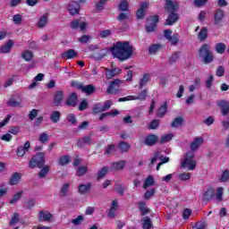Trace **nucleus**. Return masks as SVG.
I'll return each instance as SVG.
<instances>
[{"instance_id":"nucleus-1","label":"nucleus","mask_w":229,"mask_h":229,"mask_svg":"<svg viewBox=\"0 0 229 229\" xmlns=\"http://www.w3.org/2000/svg\"><path fill=\"white\" fill-rule=\"evenodd\" d=\"M114 58H117L119 62H124L130 60V57L133 55V47L130 45V42L118 41L110 49Z\"/></svg>"},{"instance_id":"nucleus-2","label":"nucleus","mask_w":229,"mask_h":229,"mask_svg":"<svg viewBox=\"0 0 229 229\" xmlns=\"http://www.w3.org/2000/svg\"><path fill=\"white\" fill-rule=\"evenodd\" d=\"M199 57L202 58L205 64H212V62H214V53L210 50L209 44H204L200 47L199 50Z\"/></svg>"},{"instance_id":"nucleus-3","label":"nucleus","mask_w":229,"mask_h":229,"mask_svg":"<svg viewBox=\"0 0 229 229\" xmlns=\"http://www.w3.org/2000/svg\"><path fill=\"white\" fill-rule=\"evenodd\" d=\"M44 165H46V154H44V152H38L33 156L29 162L30 169H35V167L42 169Z\"/></svg>"},{"instance_id":"nucleus-4","label":"nucleus","mask_w":229,"mask_h":229,"mask_svg":"<svg viewBox=\"0 0 229 229\" xmlns=\"http://www.w3.org/2000/svg\"><path fill=\"white\" fill-rule=\"evenodd\" d=\"M166 13L168 14L167 19L165 21V26H173L180 21V14L176 13L178 12V6L165 8Z\"/></svg>"},{"instance_id":"nucleus-5","label":"nucleus","mask_w":229,"mask_h":229,"mask_svg":"<svg viewBox=\"0 0 229 229\" xmlns=\"http://www.w3.org/2000/svg\"><path fill=\"white\" fill-rule=\"evenodd\" d=\"M123 83H124V81L119 79L114 80L109 83V86L107 87V89H106V94L114 95V96L117 94H121V85H123Z\"/></svg>"},{"instance_id":"nucleus-6","label":"nucleus","mask_w":229,"mask_h":229,"mask_svg":"<svg viewBox=\"0 0 229 229\" xmlns=\"http://www.w3.org/2000/svg\"><path fill=\"white\" fill-rule=\"evenodd\" d=\"M194 158V153L188 152L185 155V158L182 163V167H188L190 171H194L196 169V161L192 160Z\"/></svg>"},{"instance_id":"nucleus-7","label":"nucleus","mask_w":229,"mask_h":229,"mask_svg":"<svg viewBox=\"0 0 229 229\" xmlns=\"http://www.w3.org/2000/svg\"><path fill=\"white\" fill-rule=\"evenodd\" d=\"M148 22H151L148 23L146 26V31L147 33H153V31L157 30V25L158 24V22H160V16H158L157 14L152 15L149 17V19L147 20Z\"/></svg>"},{"instance_id":"nucleus-8","label":"nucleus","mask_w":229,"mask_h":229,"mask_svg":"<svg viewBox=\"0 0 229 229\" xmlns=\"http://www.w3.org/2000/svg\"><path fill=\"white\" fill-rule=\"evenodd\" d=\"M173 35V36H172ZM164 37L170 42V46H178L180 39L178 38V33H174L172 30H165Z\"/></svg>"},{"instance_id":"nucleus-9","label":"nucleus","mask_w":229,"mask_h":229,"mask_svg":"<svg viewBox=\"0 0 229 229\" xmlns=\"http://www.w3.org/2000/svg\"><path fill=\"white\" fill-rule=\"evenodd\" d=\"M81 9V5L80 3L76 1H71L68 4L67 10L70 13V15H78L80 13V10Z\"/></svg>"},{"instance_id":"nucleus-10","label":"nucleus","mask_w":229,"mask_h":229,"mask_svg":"<svg viewBox=\"0 0 229 229\" xmlns=\"http://www.w3.org/2000/svg\"><path fill=\"white\" fill-rule=\"evenodd\" d=\"M158 139H159L158 135L150 133L146 136L144 140V144L145 146H149V147L155 146L157 142H158Z\"/></svg>"},{"instance_id":"nucleus-11","label":"nucleus","mask_w":229,"mask_h":229,"mask_svg":"<svg viewBox=\"0 0 229 229\" xmlns=\"http://www.w3.org/2000/svg\"><path fill=\"white\" fill-rule=\"evenodd\" d=\"M85 145L91 146L92 145V137L90 135H86L81 139L77 140L76 147L83 148Z\"/></svg>"},{"instance_id":"nucleus-12","label":"nucleus","mask_w":229,"mask_h":229,"mask_svg":"<svg viewBox=\"0 0 229 229\" xmlns=\"http://www.w3.org/2000/svg\"><path fill=\"white\" fill-rule=\"evenodd\" d=\"M217 106L221 109L222 115L226 116L229 114V101L219 100L217 102Z\"/></svg>"},{"instance_id":"nucleus-13","label":"nucleus","mask_w":229,"mask_h":229,"mask_svg":"<svg viewBox=\"0 0 229 229\" xmlns=\"http://www.w3.org/2000/svg\"><path fill=\"white\" fill-rule=\"evenodd\" d=\"M30 148H31V143H30V141H26L24 146L18 147L16 150L17 157H24V155L30 151Z\"/></svg>"},{"instance_id":"nucleus-14","label":"nucleus","mask_w":229,"mask_h":229,"mask_svg":"<svg viewBox=\"0 0 229 229\" xmlns=\"http://www.w3.org/2000/svg\"><path fill=\"white\" fill-rule=\"evenodd\" d=\"M225 19V11L223 9H216L214 12V22L215 24H221Z\"/></svg>"},{"instance_id":"nucleus-15","label":"nucleus","mask_w":229,"mask_h":229,"mask_svg":"<svg viewBox=\"0 0 229 229\" xmlns=\"http://www.w3.org/2000/svg\"><path fill=\"white\" fill-rule=\"evenodd\" d=\"M62 101H64V91L62 90L55 91L53 98L54 106H60V105H62Z\"/></svg>"},{"instance_id":"nucleus-16","label":"nucleus","mask_w":229,"mask_h":229,"mask_svg":"<svg viewBox=\"0 0 229 229\" xmlns=\"http://www.w3.org/2000/svg\"><path fill=\"white\" fill-rule=\"evenodd\" d=\"M72 30H78L80 28L81 31H85L87 30V23L85 21L80 22V20H73L71 21Z\"/></svg>"},{"instance_id":"nucleus-17","label":"nucleus","mask_w":229,"mask_h":229,"mask_svg":"<svg viewBox=\"0 0 229 229\" xmlns=\"http://www.w3.org/2000/svg\"><path fill=\"white\" fill-rule=\"evenodd\" d=\"M76 56H78V52L74 49H68L66 52L61 54L63 60H72V58H76Z\"/></svg>"},{"instance_id":"nucleus-18","label":"nucleus","mask_w":229,"mask_h":229,"mask_svg":"<svg viewBox=\"0 0 229 229\" xmlns=\"http://www.w3.org/2000/svg\"><path fill=\"white\" fill-rule=\"evenodd\" d=\"M204 142L203 137H197L190 145V149L194 153Z\"/></svg>"},{"instance_id":"nucleus-19","label":"nucleus","mask_w":229,"mask_h":229,"mask_svg":"<svg viewBox=\"0 0 229 229\" xmlns=\"http://www.w3.org/2000/svg\"><path fill=\"white\" fill-rule=\"evenodd\" d=\"M148 6V4L147 2H142L140 4V8L138 9L136 15H137V19H143L146 15V10Z\"/></svg>"},{"instance_id":"nucleus-20","label":"nucleus","mask_w":229,"mask_h":229,"mask_svg":"<svg viewBox=\"0 0 229 229\" xmlns=\"http://www.w3.org/2000/svg\"><path fill=\"white\" fill-rule=\"evenodd\" d=\"M216 196V191L213 188H208L203 194H202V201L208 202L212 198Z\"/></svg>"},{"instance_id":"nucleus-21","label":"nucleus","mask_w":229,"mask_h":229,"mask_svg":"<svg viewBox=\"0 0 229 229\" xmlns=\"http://www.w3.org/2000/svg\"><path fill=\"white\" fill-rule=\"evenodd\" d=\"M13 47V40L9 39L4 45L0 47V54L4 55L10 53Z\"/></svg>"},{"instance_id":"nucleus-22","label":"nucleus","mask_w":229,"mask_h":229,"mask_svg":"<svg viewBox=\"0 0 229 229\" xmlns=\"http://www.w3.org/2000/svg\"><path fill=\"white\" fill-rule=\"evenodd\" d=\"M67 106H76L78 105V94L72 92L66 99Z\"/></svg>"},{"instance_id":"nucleus-23","label":"nucleus","mask_w":229,"mask_h":229,"mask_svg":"<svg viewBox=\"0 0 229 229\" xmlns=\"http://www.w3.org/2000/svg\"><path fill=\"white\" fill-rule=\"evenodd\" d=\"M126 165V160L111 163V171H123Z\"/></svg>"},{"instance_id":"nucleus-24","label":"nucleus","mask_w":229,"mask_h":229,"mask_svg":"<svg viewBox=\"0 0 229 229\" xmlns=\"http://www.w3.org/2000/svg\"><path fill=\"white\" fill-rule=\"evenodd\" d=\"M121 72H123V70H121L120 68H114V69H111L106 70V77L107 78V80H112V78L118 76V74H121Z\"/></svg>"},{"instance_id":"nucleus-25","label":"nucleus","mask_w":229,"mask_h":229,"mask_svg":"<svg viewBox=\"0 0 229 229\" xmlns=\"http://www.w3.org/2000/svg\"><path fill=\"white\" fill-rule=\"evenodd\" d=\"M139 210L141 214V216H148L149 212H151V209L148 208V204H146L145 201H140L138 202Z\"/></svg>"},{"instance_id":"nucleus-26","label":"nucleus","mask_w":229,"mask_h":229,"mask_svg":"<svg viewBox=\"0 0 229 229\" xmlns=\"http://www.w3.org/2000/svg\"><path fill=\"white\" fill-rule=\"evenodd\" d=\"M53 217V214L49 213V211H39L38 221L40 223H44V221H51Z\"/></svg>"},{"instance_id":"nucleus-27","label":"nucleus","mask_w":229,"mask_h":229,"mask_svg":"<svg viewBox=\"0 0 229 229\" xmlns=\"http://www.w3.org/2000/svg\"><path fill=\"white\" fill-rule=\"evenodd\" d=\"M81 90L85 94H87L88 96H90L96 92V87H94V85L92 84H89L86 86L82 84Z\"/></svg>"},{"instance_id":"nucleus-28","label":"nucleus","mask_w":229,"mask_h":229,"mask_svg":"<svg viewBox=\"0 0 229 229\" xmlns=\"http://www.w3.org/2000/svg\"><path fill=\"white\" fill-rule=\"evenodd\" d=\"M181 56H182V51L174 52L168 58V62L170 65H173V64H176V62L180 60Z\"/></svg>"},{"instance_id":"nucleus-29","label":"nucleus","mask_w":229,"mask_h":229,"mask_svg":"<svg viewBox=\"0 0 229 229\" xmlns=\"http://www.w3.org/2000/svg\"><path fill=\"white\" fill-rule=\"evenodd\" d=\"M208 37V30L207 27H202L198 34V38L200 42H205Z\"/></svg>"},{"instance_id":"nucleus-30","label":"nucleus","mask_w":229,"mask_h":229,"mask_svg":"<svg viewBox=\"0 0 229 229\" xmlns=\"http://www.w3.org/2000/svg\"><path fill=\"white\" fill-rule=\"evenodd\" d=\"M78 189L80 194H87V192L92 189V183L88 182L87 184H79Z\"/></svg>"},{"instance_id":"nucleus-31","label":"nucleus","mask_w":229,"mask_h":229,"mask_svg":"<svg viewBox=\"0 0 229 229\" xmlns=\"http://www.w3.org/2000/svg\"><path fill=\"white\" fill-rule=\"evenodd\" d=\"M167 113V102H164V104L158 107L157 111V117H164Z\"/></svg>"},{"instance_id":"nucleus-32","label":"nucleus","mask_w":229,"mask_h":229,"mask_svg":"<svg viewBox=\"0 0 229 229\" xmlns=\"http://www.w3.org/2000/svg\"><path fill=\"white\" fill-rule=\"evenodd\" d=\"M150 78H151V75H149V73H145L143 77L140 80L139 89L140 90H142V89H144V87L148 85V81H149Z\"/></svg>"},{"instance_id":"nucleus-33","label":"nucleus","mask_w":229,"mask_h":229,"mask_svg":"<svg viewBox=\"0 0 229 229\" xmlns=\"http://www.w3.org/2000/svg\"><path fill=\"white\" fill-rule=\"evenodd\" d=\"M146 98H148V90L143 89L141 92L138 93V96H132V101H146Z\"/></svg>"},{"instance_id":"nucleus-34","label":"nucleus","mask_w":229,"mask_h":229,"mask_svg":"<svg viewBox=\"0 0 229 229\" xmlns=\"http://www.w3.org/2000/svg\"><path fill=\"white\" fill-rule=\"evenodd\" d=\"M118 148H119L121 153H128V151H130V148H131V146L129 145V143L126 141H120L118 143Z\"/></svg>"},{"instance_id":"nucleus-35","label":"nucleus","mask_w":229,"mask_h":229,"mask_svg":"<svg viewBox=\"0 0 229 229\" xmlns=\"http://www.w3.org/2000/svg\"><path fill=\"white\" fill-rule=\"evenodd\" d=\"M50 169L51 168L49 167V165H44L38 174V178H46V176H47V174H49Z\"/></svg>"},{"instance_id":"nucleus-36","label":"nucleus","mask_w":229,"mask_h":229,"mask_svg":"<svg viewBox=\"0 0 229 229\" xmlns=\"http://www.w3.org/2000/svg\"><path fill=\"white\" fill-rule=\"evenodd\" d=\"M141 221L143 229H151L153 226V222H151V218H149V216L143 217Z\"/></svg>"},{"instance_id":"nucleus-37","label":"nucleus","mask_w":229,"mask_h":229,"mask_svg":"<svg viewBox=\"0 0 229 229\" xmlns=\"http://www.w3.org/2000/svg\"><path fill=\"white\" fill-rule=\"evenodd\" d=\"M185 121V118L182 116L175 117L171 123L172 128H178V126H182Z\"/></svg>"},{"instance_id":"nucleus-38","label":"nucleus","mask_w":229,"mask_h":229,"mask_svg":"<svg viewBox=\"0 0 229 229\" xmlns=\"http://www.w3.org/2000/svg\"><path fill=\"white\" fill-rule=\"evenodd\" d=\"M109 169L110 167L108 166L102 167L97 174V180H103V178L108 174Z\"/></svg>"},{"instance_id":"nucleus-39","label":"nucleus","mask_w":229,"mask_h":229,"mask_svg":"<svg viewBox=\"0 0 229 229\" xmlns=\"http://www.w3.org/2000/svg\"><path fill=\"white\" fill-rule=\"evenodd\" d=\"M130 8V4L128 3V0H121L118 4V10L120 12H128Z\"/></svg>"},{"instance_id":"nucleus-40","label":"nucleus","mask_w":229,"mask_h":229,"mask_svg":"<svg viewBox=\"0 0 229 229\" xmlns=\"http://www.w3.org/2000/svg\"><path fill=\"white\" fill-rule=\"evenodd\" d=\"M60 117H62L60 111H53L50 114V121L56 124L60 121Z\"/></svg>"},{"instance_id":"nucleus-41","label":"nucleus","mask_w":229,"mask_h":229,"mask_svg":"<svg viewBox=\"0 0 229 229\" xmlns=\"http://www.w3.org/2000/svg\"><path fill=\"white\" fill-rule=\"evenodd\" d=\"M21 175L19 173L13 174L12 177L10 178V184L11 185H17L19 182H21Z\"/></svg>"},{"instance_id":"nucleus-42","label":"nucleus","mask_w":229,"mask_h":229,"mask_svg":"<svg viewBox=\"0 0 229 229\" xmlns=\"http://www.w3.org/2000/svg\"><path fill=\"white\" fill-rule=\"evenodd\" d=\"M21 58H23L25 62H31V60H33V52L30 50H24L21 53Z\"/></svg>"},{"instance_id":"nucleus-43","label":"nucleus","mask_w":229,"mask_h":229,"mask_svg":"<svg viewBox=\"0 0 229 229\" xmlns=\"http://www.w3.org/2000/svg\"><path fill=\"white\" fill-rule=\"evenodd\" d=\"M19 221H21V214L14 212L12 216L11 221L9 222V225L13 226V225H17Z\"/></svg>"},{"instance_id":"nucleus-44","label":"nucleus","mask_w":229,"mask_h":229,"mask_svg":"<svg viewBox=\"0 0 229 229\" xmlns=\"http://www.w3.org/2000/svg\"><path fill=\"white\" fill-rule=\"evenodd\" d=\"M153 185H155V178H153V175H148L143 183V189L151 187Z\"/></svg>"},{"instance_id":"nucleus-45","label":"nucleus","mask_w":229,"mask_h":229,"mask_svg":"<svg viewBox=\"0 0 229 229\" xmlns=\"http://www.w3.org/2000/svg\"><path fill=\"white\" fill-rule=\"evenodd\" d=\"M215 49L218 55H224V53L226 51V45H225V43H217Z\"/></svg>"},{"instance_id":"nucleus-46","label":"nucleus","mask_w":229,"mask_h":229,"mask_svg":"<svg viewBox=\"0 0 229 229\" xmlns=\"http://www.w3.org/2000/svg\"><path fill=\"white\" fill-rule=\"evenodd\" d=\"M115 186V192L119 194V196H124V191H126V188L119 182L114 183Z\"/></svg>"},{"instance_id":"nucleus-47","label":"nucleus","mask_w":229,"mask_h":229,"mask_svg":"<svg viewBox=\"0 0 229 229\" xmlns=\"http://www.w3.org/2000/svg\"><path fill=\"white\" fill-rule=\"evenodd\" d=\"M46 24H47V14H44L41 16L37 23L38 28H45Z\"/></svg>"},{"instance_id":"nucleus-48","label":"nucleus","mask_w":229,"mask_h":229,"mask_svg":"<svg viewBox=\"0 0 229 229\" xmlns=\"http://www.w3.org/2000/svg\"><path fill=\"white\" fill-rule=\"evenodd\" d=\"M71 162V157H69L68 155L65 156H62L61 157H59L58 159V164L60 165H67V164H69Z\"/></svg>"},{"instance_id":"nucleus-49","label":"nucleus","mask_w":229,"mask_h":229,"mask_svg":"<svg viewBox=\"0 0 229 229\" xmlns=\"http://www.w3.org/2000/svg\"><path fill=\"white\" fill-rule=\"evenodd\" d=\"M162 49V46L160 44H153L148 47V54L155 55L157 51Z\"/></svg>"},{"instance_id":"nucleus-50","label":"nucleus","mask_w":229,"mask_h":229,"mask_svg":"<svg viewBox=\"0 0 229 229\" xmlns=\"http://www.w3.org/2000/svg\"><path fill=\"white\" fill-rule=\"evenodd\" d=\"M173 137H174V135L172 133L163 135L161 136L159 142L160 144H165V142H171V140H173Z\"/></svg>"},{"instance_id":"nucleus-51","label":"nucleus","mask_w":229,"mask_h":229,"mask_svg":"<svg viewBox=\"0 0 229 229\" xmlns=\"http://www.w3.org/2000/svg\"><path fill=\"white\" fill-rule=\"evenodd\" d=\"M22 194H24V191H19L16 194L13 196V199L9 201L10 205H13L14 203H17L21 198H22Z\"/></svg>"},{"instance_id":"nucleus-52","label":"nucleus","mask_w":229,"mask_h":229,"mask_svg":"<svg viewBox=\"0 0 229 229\" xmlns=\"http://www.w3.org/2000/svg\"><path fill=\"white\" fill-rule=\"evenodd\" d=\"M89 173V167L87 166H79L77 169L76 175L77 176H83Z\"/></svg>"},{"instance_id":"nucleus-53","label":"nucleus","mask_w":229,"mask_h":229,"mask_svg":"<svg viewBox=\"0 0 229 229\" xmlns=\"http://www.w3.org/2000/svg\"><path fill=\"white\" fill-rule=\"evenodd\" d=\"M38 140L41 144H47V142H49V134H47V132L41 133L38 137Z\"/></svg>"},{"instance_id":"nucleus-54","label":"nucleus","mask_w":229,"mask_h":229,"mask_svg":"<svg viewBox=\"0 0 229 229\" xmlns=\"http://www.w3.org/2000/svg\"><path fill=\"white\" fill-rule=\"evenodd\" d=\"M155 192H157V189L152 188L148 191H147L144 193V199H151V198H153V196H155Z\"/></svg>"},{"instance_id":"nucleus-55","label":"nucleus","mask_w":229,"mask_h":229,"mask_svg":"<svg viewBox=\"0 0 229 229\" xmlns=\"http://www.w3.org/2000/svg\"><path fill=\"white\" fill-rule=\"evenodd\" d=\"M229 180V170L228 169H225L222 174H221V177H220V182H222L223 183L228 182Z\"/></svg>"},{"instance_id":"nucleus-56","label":"nucleus","mask_w":229,"mask_h":229,"mask_svg":"<svg viewBox=\"0 0 229 229\" xmlns=\"http://www.w3.org/2000/svg\"><path fill=\"white\" fill-rule=\"evenodd\" d=\"M179 180L181 182H187L188 180H191V174L190 173H182L178 174Z\"/></svg>"},{"instance_id":"nucleus-57","label":"nucleus","mask_w":229,"mask_h":229,"mask_svg":"<svg viewBox=\"0 0 229 229\" xmlns=\"http://www.w3.org/2000/svg\"><path fill=\"white\" fill-rule=\"evenodd\" d=\"M115 151V145L114 144H109L106 146L105 149V155H112Z\"/></svg>"},{"instance_id":"nucleus-58","label":"nucleus","mask_w":229,"mask_h":229,"mask_svg":"<svg viewBox=\"0 0 229 229\" xmlns=\"http://www.w3.org/2000/svg\"><path fill=\"white\" fill-rule=\"evenodd\" d=\"M83 221H85V217H83V216H81V215L78 216L77 218H75V219H72V223L75 226L80 225V224L83 223Z\"/></svg>"},{"instance_id":"nucleus-59","label":"nucleus","mask_w":229,"mask_h":229,"mask_svg":"<svg viewBox=\"0 0 229 229\" xmlns=\"http://www.w3.org/2000/svg\"><path fill=\"white\" fill-rule=\"evenodd\" d=\"M160 126V121L159 120H153L150 122L148 125V130H157Z\"/></svg>"},{"instance_id":"nucleus-60","label":"nucleus","mask_w":229,"mask_h":229,"mask_svg":"<svg viewBox=\"0 0 229 229\" xmlns=\"http://www.w3.org/2000/svg\"><path fill=\"white\" fill-rule=\"evenodd\" d=\"M98 35H99L100 38H106L110 37V35H112V30H101Z\"/></svg>"},{"instance_id":"nucleus-61","label":"nucleus","mask_w":229,"mask_h":229,"mask_svg":"<svg viewBox=\"0 0 229 229\" xmlns=\"http://www.w3.org/2000/svg\"><path fill=\"white\" fill-rule=\"evenodd\" d=\"M70 187H71V184H69V183L63 184V186L61 188V194L64 198H65V196H67V192H68Z\"/></svg>"},{"instance_id":"nucleus-62","label":"nucleus","mask_w":229,"mask_h":229,"mask_svg":"<svg viewBox=\"0 0 229 229\" xmlns=\"http://www.w3.org/2000/svg\"><path fill=\"white\" fill-rule=\"evenodd\" d=\"M107 0H99L98 3L96 4V10L98 12H101L103 8H105V4H106Z\"/></svg>"},{"instance_id":"nucleus-63","label":"nucleus","mask_w":229,"mask_h":229,"mask_svg":"<svg viewBox=\"0 0 229 229\" xmlns=\"http://www.w3.org/2000/svg\"><path fill=\"white\" fill-rule=\"evenodd\" d=\"M68 123H71V124H76L77 119H76V114H69L66 117Z\"/></svg>"},{"instance_id":"nucleus-64","label":"nucleus","mask_w":229,"mask_h":229,"mask_svg":"<svg viewBox=\"0 0 229 229\" xmlns=\"http://www.w3.org/2000/svg\"><path fill=\"white\" fill-rule=\"evenodd\" d=\"M20 131H21V127H19V126H13L8 131V133H11L12 135H19Z\"/></svg>"}]
</instances>
